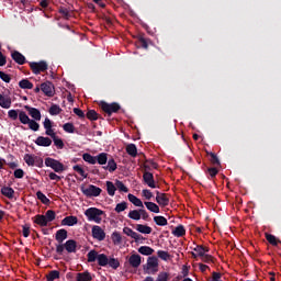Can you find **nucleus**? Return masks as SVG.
<instances>
[{
	"instance_id": "obj_9",
	"label": "nucleus",
	"mask_w": 281,
	"mask_h": 281,
	"mask_svg": "<svg viewBox=\"0 0 281 281\" xmlns=\"http://www.w3.org/2000/svg\"><path fill=\"white\" fill-rule=\"evenodd\" d=\"M30 67L33 74H41V71H47V63L45 61L31 63Z\"/></svg>"
},
{
	"instance_id": "obj_14",
	"label": "nucleus",
	"mask_w": 281,
	"mask_h": 281,
	"mask_svg": "<svg viewBox=\"0 0 281 281\" xmlns=\"http://www.w3.org/2000/svg\"><path fill=\"white\" fill-rule=\"evenodd\" d=\"M64 247L66 249V251L68 254H76V249L78 247V244L76 243V240L74 239H70V240H67L65 244H64Z\"/></svg>"
},
{
	"instance_id": "obj_5",
	"label": "nucleus",
	"mask_w": 281,
	"mask_h": 281,
	"mask_svg": "<svg viewBox=\"0 0 281 281\" xmlns=\"http://www.w3.org/2000/svg\"><path fill=\"white\" fill-rule=\"evenodd\" d=\"M100 106L102 109L103 112H105L108 115H113V113H117V111H120L122 109V106H120V103H106V102H101Z\"/></svg>"
},
{
	"instance_id": "obj_41",
	"label": "nucleus",
	"mask_w": 281,
	"mask_h": 281,
	"mask_svg": "<svg viewBox=\"0 0 281 281\" xmlns=\"http://www.w3.org/2000/svg\"><path fill=\"white\" fill-rule=\"evenodd\" d=\"M128 218H131L132 221H139L142 218L140 216V211L139 210H133L130 211L128 213Z\"/></svg>"
},
{
	"instance_id": "obj_7",
	"label": "nucleus",
	"mask_w": 281,
	"mask_h": 281,
	"mask_svg": "<svg viewBox=\"0 0 281 281\" xmlns=\"http://www.w3.org/2000/svg\"><path fill=\"white\" fill-rule=\"evenodd\" d=\"M82 192L86 196H100V194H102V189L90 184L87 189H82Z\"/></svg>"
},
{
	"instance_id": "obj_44",
	"label": "nucleus",
	"mask_w": 281,
	"mask_h": 281,
	"mask_svg": "<svg viewBox=\"0 0 281 281\" xmlns=\"http://www.w3.org/2000/svg\"><path fill=\"white\" fill-rule=\"evenodd\" d=\"M266 239L268 240V243L270 245H273L274 247L278 246V244L280 243V240H278V238H276V236H273L269 233H266Z\"/></svg>"
},
{
	"instance_id": "obj_57",
	"label": "nucleus",
	"mask_w": 281,
	"mask_h": 281,
	"mask_svg": "<svg viewBox=\"0 0 281 281\" xmlns=\"http://www.w3.org/2000/svg\"><path fill=\"white\" fill-rule=\"evenodd\" d=\"M143 196H145V199L147 201H150V199L153 198V192L150 190L144 189L142 192Z\"/></svg>"
},
{
	"instance_id": "obj_38",
	"label": "nucleus",
	"mask_w": 281,
	"mask_h": 281,
	"mask_svg": "<svg viewBox=\"0 0 281 281\" xmlns=\"http://www.w3.org/2000/svg\"><path fill=\"white\" fill-rule=\"evenodd\" d=\"M60 278V272L58 270H52L47 276L46 280L47 281H54L58 280Z\"/></svg>"
},
{
	"instance_id": "obj_64",
	"label": "nucleus",
	"mask_w": 281,
	"mask_h": 281,
	"mask_svg": "<svg viewBox=\"0 0 281 281\" xmlns=\"http://www.w3.org/2000/svg\"><path fill=\"white\" fill-rule=\"evenodd\" d=\"M22 234H23L24 238H27L30 236V227L27 225L23 226Z\"/></svg>"
},
{
	"instance_id": "obj_51",
	"label": "nucleus",
	"mask_w": 281,
	"mask_h": 281,
	"mask_svg": "<svg viewBox=\"0 0 281 281\" xmlns=\"http://www.w3.org/2000/svg\"><path fill=\"white\" fill-rule=\"evenodd\" d=\"M115 186L120 192H128V188L124 184V182L116 180Z\"/></svg>"
},
{
	"instance_id": "obj_3",
	"label": "nucleus",
	"mask_w": 281,
	"mask_h": 281,
	"mask_svg": "<svg viewBox=\"0 0 281 281\" xmlns=\"http://www.w3.org/2000/svg\"><path fill=\"white\" fill-rule=\"evenodd\" d=\"M88 262H95L98 261L99 267H104L106 263V255L98 254L95 250H90L87 255Z\"/></svg>"
},
{
	"instance_id": "obj_26",
	"label": "nucleus",
	"mask_w": 281,
	"mask_h": 281,
	"mask_svg": "<svg viewBox=\"0 0 281 281\" xmlns=\"http://www.w3.org/2000/svg\"><path fill=\"white\" fill-rule=\"evenodd\" d=\"M193 251L196 252V256L202 259L209 251H210V248L207 247H204V246H196Z\"/></svg>"
},
{
	"instance_id": "obj_40",
	"label": "nucleus",
	"mask_w": 281,
	"mask_h": 281,
	"mask_svg": "<svg viewBox=\"0 0 281 281\" xmlns=\"http://www.w3.org/2000/svg\"><path fill=\"white\" fill-rule=\"evenodd\" d=\"M86 117L90 120L91 122H95V120H99L100 114L95 112V110H89L86 114Z\"/></svg>"
},
{
	"instance_id": "obj_62",
	"label": "nucleus",
	"mask_w": 281,
	"mask_h": 281,
	"mask_svg": "<svg viewBox=\"0 0 281 281\" xmlns=\"http://www.w3.org/2000/svg\"><path fill=\"white\" fill-rule=\"evenodd\" d=\"M74 113L75 115H77L78 117L83 119L85 117V112L82 110H80L79 108H74Z\"/></svg>"
},
{
	"instance_id": "obj_48",
	"label": "nucleus",
	"mask_w": 281,
	"mask_h": 281,
	"mask_svg": "<svg viewBox=\"0 0 281 281\" xmlns=\"http://www.w3.org/2000/svg\"><path fill=\"white\" fill-rule=\"evenodd\" d=\"M207 155H210L211 157L210 161L213 166H221V160H218V156H216V154L207 153Z\"/></svg>"
},
{
	"instance_id": "obj_58",
	"label": "nucleus",
	"mask_w": 281,
	"mask_h": 281,
	"mask_svg": "<svg viewBox=\"0 0 281 281\" xmlns=\"http://www.w3.org/2000/svg\"><path fill=\"white\" fill-rule=\"evenodd\" d=\"M202 262H214V257L212 255H207V252L200 259Z\"/></svg>"
},
{
	"instance_id": "obj_16",
	"label": "nucleus",
	"mask_w": 281,
	"mask_h": 281,
	"mask_svg": "<svg viewBox=\"0 0 281 281\" xmlns=\"http://www.w3.org/2000/svg\"><path fill=\"white\" fill-rule=\"evenodd\" d=\"M106 265H109V267H111V269H117L120 267V260L113 257H108L105 255V263L104 267H106Z\"/></svg>"
},
{
	"instance_id": "obj_15",
	"label": "nucleus",
	"mask_w": 281,
	"mask_h": 281,
	"mask_svg": "<svg viewBox=\"0 0 281 281\" xmlns=\"http://www.w3.org/2000/svg\"><path fill=\"white\" fill-rule=\"evenodd\" d=\"M128 262H130L131 267H133L134 269H137V267H139V265H142V256L134 254V255L130 256Z\"/></svg>"
},
{
	"instance_id": "obj_6",
	"label": "nucleus",
	"mask_w": 281,
	"mask_h": 281,
	"mask_svg": "<svg viewBox=\"0 0 281 281\" xmlns=\"http://www.w3.org/2000/svg\"><path fill=\"white\" fill-rule=\"evenodd\" d=\"M45 166L52 168L55 172H65V165L54 158H46Z\"/></svg>"
},
{
	"instance_id": "obj_59",
	"label": "nucleus",
	"mask_w": 281,
	"mask_h": 281,
	"mask_svg": "<svg viewBox=\"0 0 281 281\" xmlns=\"http://www.w3.org/2000/svg\"><path fill=\"white\" fill-rule=\"evenodd\" d=\"M0 78H1V80H3V82H10L12 80L10 75H8V74H5L3 71H0Z\"/></svg>"
},
{
	"instance_id": "obj_56",
	"label": "nucleus",
	"mask_w": 281,
	"mask_h": 281,
	"mask_svg": "<svg viewBox=\"0 0 281 281\" xmlns=\"http://www.w3.org/2000/svg\"><path fill=\"white\" fill-rule=\"evenodd\" d=\"M53 142L57 148H65V143H63V139L58 138V136H55Z\"/></svg>"
},
{
	"instance_id": "obj_1",
	"label": "nucleus",
	"mask_w": 281,
	"mask_h": 281,
	"mask_svg": "<svg viewBox=\"0 0 281 281\" xmlns=\"http://www.w3.org/2000/svg\"><path fill=\"white\" fill-rule=\"evenodd\" d=\"M102 214H104V211L98 207H90L85 211V215L88 220L93 221L94 223H102Z\"/></svg>"
},
{
	"instance_id": "obj_4",
	"label": "nucleus",
	"mask_w": 281,
	"mask_h": 281,
	"mask_svg": "<svg viewBox=\"0 0 281 281\" xmlns=\"http://www.w3.org/2000/svg\"><path fill=\"white\" fill-rule=\"evenodd\" d=\"M159 271V259L157 257H149L145 268V273L155 276Z\"/></svg>"
},
{
	"instance_id": "obj_2",
	"label": "nucleus",
	"mask_w": 281,
	"mask_h": 281,
	"mask_svg": "<svg viewBox=\"0 0 281 281\" xmlns=\"http://www.w3.org/2000/svg\"><path fill=\"white\" fill-rule=\"evenodd\" d=\"M19 120L21 124H27L31 131L36 132L41 128V125L36 122V120H31V117L27 116V114L23 111L19 113Z\"/></svg>"
},
{
	"instance_id": "obj_36",
	"label": "nucleus",
	"mask_w": 281,
	"mask_h": 281,
	"mask_svg": "<svg viewBox=\"0 0 281 281\" xmlns=\"http://www.w3.org/2000/svg\"><path fill=\"white\" fill-rule=\"evenodd\" d=\"M154 222L156 223V225H159L160 227L168 225V220L161 215L155 216Z\"/></svg>"
},
{
	"instance_id": "obj_39",
	"label": "nucleus",
	"mask_w": 281,
	"mask_h": 281,
	"mask_svg": "<svg viewBox=\"0 0 281 281\" xmlns=\"http://www.w3.org/2000/svg\"><path fill=\"white\" fill-rule=\"evenodd\" d=\"M126 210H128V203L127 202L117 203L115 209H114L116 214H121V212H124Z\"/></svg>"
},
{
	"instance_id": "obj_52",
	"label": "nucleus",
	"mask_w": 281,
	"mask_h": 281,
	"mask_svg": "<svg viewBox=\"0 0 281 281\" xmlns=\"http://www.w3.org/2000/svg\"><path fill=\"white\" fill-rule=\"evenodd\" d=\"M72 170H75V172H78V175L83 177V179H87V173L85 172V169H82V167H80L79 165L74 166Z\"/></svg>"
},
{
	"instance_id": "obj_20",
	"label": "nucleus",
	"mask_w": 281,
	"mask_h": 281,
	"mask_svg": "<svg viewBox=\"0 0 281 281\" xmlns=\"http://www.w3.org/2000/svg\"><path fill=\"white\" fill-rule=\"evenodd\" d=\"M0 106L2 109H10L12 106V99L10 97L0 94Z\"/></svg>"
},
{
	"instance_id": "obj_23",
	"label": "nucleus",
	"mask_w": 281,
	"mask_h": 281,
	"mask_svg": "<svg viewBox=\"0 0 281 281\" xmlns=\"http://www.w3.org/2000/svg\"><path fill=\"white\" fill-rule=\"evenodd\" d=\"M35 144L37 146H52V139L49 137L40 136L36 138Z\"/></svg>"
},
{
	"instance_id": "obj_13",
	"label": "nucleus",
	"mask_w": 281,
	"mask_h": 281,
	"mask_svg": "<svg viewBox=\"0 0 281 281\" xmlns=\"http://www.w3.org/2000/svg\"><path fill=\"white\" fill-rule=\"evenodd\" d=\"M156 194V202L158 203V205L166 207V205L170 203V200L168 199V195L166 193H160L159 191H157Z\"/></svg>"
},
{
	"instance_id": "obj_24",
	"label": "nucleus",
	"mask_w": 281,
	"mask_h": 281,
	"mask_svg": "<svg viewBox=\"0 0 281 281\" xmlns=\"http://www.w3.org/2000/svg\"><path fill=\"white\" fill-rule=\"evenodd\" d=\"M127 199L130 203H133V205H135L136 207H144V202H142L139 198L135 196L134 194L130 193L127 195Z\"/></svg>"
},
{
	"instance_id": "obj_25",
	"label": "nucleus",
	"mask_w": 281,
	"mask_h": 281,
	"mask_svg": "<svg viewBox=\"0 0 281 281\" xmlns=\"http://www.w3.org/2000/svg\"><path fill=\"white\" fill-rule=\"evenodd\" d=\"M34 223L40 225V227H47V223L49 222L46 220L45 215H36L34 217Z\"/></svg>"
},
{
	"instance_id": "obj_55",
	"label": "nucleus",
	"mask_w": 281,
	"mask_h": 281,
	"mask_svg": "<svg viewBox=\"0 0 281 281\" xmlns=\"http://www.w3.org/2000/svg\"><path fill=\"white\" fill-rule=\"evenodd\" d=\"M112 240H113V243L120 245V243H122V235H120V233H117V232L113 233Z\"/></svg>"
},
{
	"instance_id": "obj_11",
	"label": "nucleus",
	"mask_w": 281,
	"mask_h": 281,
	"mask_svg": "<svg viewBox=\"0 0 281 281\" xmlns=\"http://www.w3.org/2000/svg\"><path fill=\"white\" fill-rule=\"evenodd\" d=\"M92 236L97 240H104L106 238V233H104V229L100 226H93L92 227Z\"/></svg>"
},
{
	"instance_id": "obj_17",
	"label": "nucleus",
	"mask_w": 281,
	"mask_h": 281,
	"mask_svg": "<svg viewBox=\"0 0 281 281\" xmlns=\"http://www.w3.org/2000/svg\"><path fill=\"white\" fill-rule=\"evenodd\" d=\"M123 233L126 235V236H130L131 238H133L134 240H142V235L135 233V231H133V228H130V227H124L123 228Z\"/></svg>"
},
{
	"instance_id": "obj_29",
	"label": "nucleus",
	"mask_w": 281,
	"mask_h": 281,
	"mask_svg": "<svg viewBox=\"0 0 281 281\" xmlns=\"http://www.w3.org/2000/svg\"><path fill=\"white\" fill-rule=\"evenodd\" d=\"M105 186L109 196H115V191L117 190V187L111 181H106Z\"/></svg>"
},
{
	"instance_id": "obj_47",
	"label": "nucleus",
	"mask_w": 281,
	"mask_h": 281,
	"mask_svg": "<svg viewBox=\"0 0 281 281\" xmlns=\"http://www.w3.org/2000/svg\"><path fill=\"white\" fill-rule=\"evenodd\" d=\"M44 217L46 218V222L52 223V221H54L56 218V212L48 210Z\"/></svg>"
},
{
	"instance_id": "obj_46",
	"label": "nucleus",
	"mask_w": 281,
	"mask_h": 281,
	"mask_svg": "<svg viewBox=\"0 0 281 281\" xmlns=\"http://www.w3.org/2000/svg\"><path fill=\"white\" fill-rule=\"evenodd\" d=\"M36 196L40 201H42V203H44V205H49V199L43 192L37 191Z\"/></svg>"
},
{
	"instance_id": "obj_54",
	"label": "nucleus",
	"mask_w": 281,
	"mask_h": 281,
	"mask_svg": "<svg viewBox=\"0 0 281 281\" xmlns=\"http://www.w3.org/2000/svg\"><path fill=\"white\" fill-rule=\"evenodd\" d=\"M64 131H66V133H75L76 127L74 126V123H66L63 126Z\"/></svg>"
},
{
	"instance_id": "obj_61",
	"label": "nucleus",
	"mask_w": 281,
	"mask_h": 281,
	"mask_svg": "<svg viewBox=\"0 0 281 281\" xmlns=\"http://www.w3.org/2000/svg\"><path fill=\"white\" fill-rule=\"evenodd\" d=\"M13 175L15 179H23L25 172L23 171V169H16Z\"/></svg>"
},
{
	"instance_id": "obj_53",
	"label": "nucleus",
	"mask_w": 281,
	"mask_h": 281,
	"mask_svg": "<svg viewBox=\"0 0 281 281\" xmlns=\"http://www.w3.org/2000/svg\"><path fill=\"white\" fill-rule=\"evenodd\" d=\"M157 256L161 260H170V254H168V251L158 250Z\"/></svg>"
},
{
	"instance_id": "obj_19",
	"label": "nucleus",
	"mask_w": 281,
	"mask_h": 281,
	"mask_svg": "<svg viewBox=\"0 0 281 281\" xmlns=\"http://www.w3.org/2000/svg\"><path fill=\"white\" fill-rule=\"evenodd\" d=\"M55 240H57V243H59V245H63V241L67 240V229L61 228V229L57 231V233L55 235Z\"/></svg>"
},
{
	"instance_id": "obj_31",
	"label": "nucleus",
	"mask_w": 281,
	"mask_h": 281,
	"mask_svg": "<svg viewBox=\"0 0 281 281\" xmlns=\"http://www.w3.org/2000/svg\"><path fill=\"white\" fill-rule=\"evenodd\" d=\"M103 169L109 170V172H115V170H117V164L112 158V159L108 160V166L103 167Z\"/></svg>"
},
{
	"instance_id": "obj_45",
	"label": "nucleus",
	"mask_w": 281,
	"mask_h": 281,
	"mask_svg": "<svg viewBox=\"0 0 281 281\" xmlns=\"http://www.w3.org/2000/svg\"><path fill=\"white\" fill-rule=\"evenodd\" d=\"M144 168H145V170L148 172V170H150V168H154V170H157L158 165H157V162H155V161H153V160H147V161H145V164H144Z\"/></svg>"
},
{
	"instance_id": "obj_37",
	"label": "nucleus",
	"mask_w": 281,
	"mask_h": 281,
	"mask_svg": "<svg viewBox=\"0 0 281 281\" xmlns=\"http://www.w3.org/2000/svg\"><path fill=\"white\" fill-rule=\"evenodd\" d=\"M20 89H34V83L27 79H23L19 82Z\"/></svg>"
},
{
	"instance_id": "obj_28",
	"label": "nucleus",
	"mask_w": 281,
	"mask_h": 281,
	"mask_svg": "<svg viewBox=\"0 0 281 281\" xmlns=\"http://www.w3.org/2000/svg\"><path fill=\"white\" fill-rule=\"evenodd\" d=\"M138 254H142V256H153V254H155V249L148 246H142L138 248Z\"/></svg>"
},
{
	"instance_id": "obj_18",
	"label": "nucleus",
	"mask_w": 281,
	"mask_h": 281,
	"mask_svg": "<svg viewBox=\"0 0 281 281\" xmlns=\"http://www.w3.org/2000/svg\"><path fill=\"white\" fill-rule=\"evenodd\" d=\"M11 56L14 63H16L18 65H25V56H23V54L14 50L12 52Z\"/></svg>"
},
{
	"instance_id": "obj_33",
	"label": "nucleus",
	"mask_w": 281,
	"mask_h": 281,
	"mask_svg": "<svg viewBox=\"0 0 281 281\" xmlns=\"http://www.w3.org/2000/svg\"><path fill=\"white\" fill-rule=\"evenodd\" d=\"M173 236H177V238H181V236H186V228L183 225H179L172 231Z\"/></svg>"
},
{
	"instance_id": "obj_27",
	"label": "nucleus",
	"mask_w": 281,
	"mask_h": 281,
	"mask_svg": "<svg viewBox=\"0 0 281 281\" xmlns=\"http://www.w3.org/2000/svg\"><path fill=\"white\" fill-rule=\"evenodd\" d=\"M136 231L139 232L140 234H153V228L144 224H137Z\"/></svg>"
},
{
	"instance_id": "obj_42",
	"label": "nucleus",
	"mask_w": 281,
	"mask_h": 281,
	"mask_svg": "<svg viewBox=\"0 0 281 281\" xmlns=\"http://www.w3.org/2000/svg\"><path fill=\"white\" fill-rule=\"evenodd\" d=\"M82 159H83V161H87L88 164H92V165L98 164V159L94 156H92L91 154H83Z\"/></svg>"
},
{
	"instance_id": "obj_32",
	"label": "nucleus",
	"mask_w": 281,
	"mask_h": 281,
	"mask_svg": "<svg viewBox=\"0 0 281 281\" xmlns=\"http://www.w3.org/2000/svg\"><path fill=\"white\" fill-rule=\"evenodd\" d=\"M126 153L130 157H137V146L135 144H128L126 146Z\"/></svg>"
},
{
	"instance_id": "obj_34",
	"label": "nucleus",
	"mask_w": 281,
	"mask_h": 281,
	"mask_svg": "<svg viewBox=\"0 0 281 281\" xmlns=\"http://www.w3.org/2000/svg\"><path fill=\"white\" fill-rule=\"evenodd\" d=\"M145 205L149 212H154V214H159V205L155 202H145Z\"/></svg>"
},
{
	"instance_id": "obj_63",
	"label": "nucleus",
	"mask_w": 281,
	"mask_h": 281,
	"mask_svg": "<svg viewBox=\"0 0 281 281\" xmlns=\"http://www.w3.org/2000/svg\"><path fill=\"white\" fill-rule=\"evenodd\" d=\"M139 211H140V218H143V221H148L149 218L148 212H146V210L144 209H139Z\"/></svg>"
},
{
	"instance_id": "obj_22",
	"label": "nucleus",
	"mask_w": 281,
	"mask_h": 281,
	"mask_svg": "<svg viewBox=\"0 0 281 281\" xmlns=\"http://www.w3.org/2000/svg\"><path fill=\"white\" fill-rule=\"evenodd\" d=\"M91 280H93V277L89 271L79 272L76 276V281H91Z\"/></svg>"
},
{
	"instance_id": "obj_30",
	"label": "nucleus",
	"mask_w": 281,
	"mask_h": 281,
	"mask_svg": "<svg viewBox=\"0 0 281 281\" xmlns=\"http://www.w3.org/2000/svg\"><path fill=\"white\" fill-rule=\"evenodd\" d=\"M1 192H2L3 196H7V199H13L14 198V189H12L10 187H3L1 189Z\"/></svg>"
},
{
	"instance_id": "obj_43",
	"label": "nucleus",
	"mask_w": 281,
	"mask_h": 281,
	"mask_svg": "<svg viewBox=\"0 0 281 281\" xmlns=\"http://www.w3.org/2000/svg\"><path fill=\"white\" fill-rule=\"evenodd\" d=\"M36 159H38V157L32 156L31 154H26L24 156V161L29 166H34V164H36Z\"/></svg>"
},
{
	"instance_id": "obj_8",
	"label": "nucleus",
	"mask_w": 281,
	"mask_h": 281,
	"mask_svg": "<svg viewBox=\"0 0 281 281\" xmlns=\"http://www.w3.org/2000/svg\"><path fill=\"white\" fill-rule=\"evenodd\" d=\"M41 91H43V93H45L48 98H54V83L49 81L42 83Z\"/></svg>"
},
{
	"instance_id": "obj_35",
	"label": "nucleus",
	"mask_w": 281,
	"mask_h": 281,
	"mask_svg": "<svg viewBox=\"0 0 281 281\" xmlns=\"http://www.w3.org/2000/svg\"><path fill=\"white\" fill-rule=\"evenodd\" d=\"M109 155L106 153L99 154L95 159L100 164V166H104L106 161H109Z\"/></svg>"
},
{
	"instance_id": "obj_12",
	"label": "nucleus",
	"mask_w": 281,
	"mask_h": 281,
	"mask_svg": "<svg viewBox=\"0 0 281 281\" xmlns=\"http://www.w3.org/2000/svg\"><path fill=\"white\" fill-rule=\"evenodd\" d=\"M24 109L27 111L31 117H33L36 122H41V111L38 109L32 108L30 105H25Z\"/></svg>"
},
{
	"instance_id": "obj_10",
	"label": "nucleus",
	"mask_w": 281,
	"mask_h": 281,
	"mask_svg": "<svg viewBox=\"0 0 281 281\" xmlns=\"http://www.w3.org/2000/svg\"><path fill=\"white\" fill-rule=\"evenodd\" d=\"M143 181L148 186V188H157V184L155 183V177L149 171L144 172L143 175Z\"/></svg>"
},
{
	"instance_id": "obj_50",
	"label": "nucleus",
	"mask_w": 281,
	"mask_h": 281,
	"mask_svg": "<svg viewBox=\"0 0 281 281\" xmlns=\"http://www.w3.org/2000/svg\"><path fill=\"white\" fill-rule=\"evenodd\" d=\"M61 111H63V109H60V106H58L57 104H54L49 109V114L50 115H60Z\"/></svg>"
},
{
	"instance_id": "obj_21",
	"label": "nucleus",
	"mask_w": 281,
	"mask_h": 281,
	"mask_svg": "<svg viewBox=\"0 0 281 281\" xmlns=\"http://www.w3.org/2000/svg\"><path fill=\"white\" fill-rule=\"evenodd\" d=\"M61 225H67L68 227H71L74 225H78V217L76 216H66L63 221H61Z\"/></svg>"
},
{
	"instance_id": "obj_60",
	"label": "nucleus",
	"mask_w": 281,
	"mask_h": 281,
	"mask_svg": "<svg viewBox=\"0 0 281 281\" xmlns=\"http://www.w3.org/2000/svg\"><path fill=\"white\" fill-rule=\"evenodd\" d=\"M8 115L11 120H18L19 119V112L16 110H10L8 112Z\"/></svg>"
},
{
	"instance_id": "obj_49",
	"label": "nucleus",
	"mask_w": 281,
	"mask_h": 281,
	"mask_svg": "<svg viewBox=\"0 0 281 281\" xmlns=\"http://www.w3.org/2000/svg\"><path fill=\"white\" fill-rule=\"evenodd\" d=\"M170 280V273L168 272H159L157 278H156V281H168Z\"/></svg>"
}]
</instances>
